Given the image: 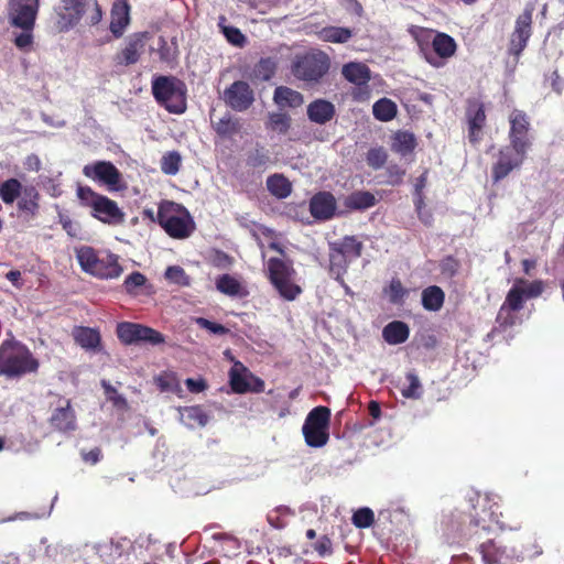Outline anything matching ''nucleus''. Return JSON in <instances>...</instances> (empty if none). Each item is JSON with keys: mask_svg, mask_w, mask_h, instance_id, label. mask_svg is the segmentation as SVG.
Returning <instances> with one entry per match:
<instances>
[{"mask_svg": "<svg viewBox=\"0 0 564 564\" xmlns=\"http://www.w3.org/2000/svg\"><path fill=\"white\" fill-rule=\"evenodd\" d=\"M54 26L58 33H66L85 18L88 25H97L102 19L98 0H61L54 8Z\"/></svg>", "mask_w": 564, "mask_h": 564, "instance_id": "f257e3e1", "label": "nucleus"}, {"mask_svg": "<svg viewBox=\"0 0 564 564\" xmlns=\"http://www.w3.org/2000/svg\"><path fill=\"white\" fill-rule=\"evenodd\" d=\"M39 367V360L25 345L14 340H4L0 345V373L19 378L36 372Z\"/></svg>", "mask_w": 564, "mask_h": 564, "instance_id": "f03ea898", "label": "nucleus"}, {"mask_svg": "<svg viewBox=\"0 0 564 564\" xmlns=\"http://www.w3.org/2000/svg\"><path fill=\"white\" fill-rule=\"evenodd\" d=\"M76 257L82 270L98 279H117L123 272L119 256L108 250H96L93 247L83 246L77 249Z\"/></svg>", "mask_w": 564, "mask_h": 564, "instance_id": "7ed1b4c3", "label": "nucleus"}, {"mask_svg": "<svg viewBox=\"0 0 564 564\" xmlns=\"http://www.w3.org/2000/svg\"><path fill=\"white\" fill-rule=\"evenodd\" d=\"M83 207L90 209V216L108 226H120L124 223L126 214L117 202L95 192L87 185H79L76 191Z\"/></svg>", "mask_w": 564, "mask_h": 564, "instance_id": "20e7f679", "label": "nucleus"}, {"mask_svg": "<svg viewBox=\"0 0 564 564\" xmlns=\"http://www.w3.org/2000/svg\"><path fill=\"white\" fill-rule=\"evenodd\" d=\"M156 221L174 239L188 238L195 229V223L188 210L183 205L171 200L160 203Z\"/></svg>", "mask_w": 564, "mask_h": 564, "instance_id": "39448f33", "label": "nucleus"}, {"mask_svg": "<svg viewBox=\"0 0 564 564\" xmlns=\"http://www.w3.org/2000/svg\"><path fill=\"white\" fill-rule=\"evenodd\" d=\"M152 94L156 102L170 113L186 111V85L174 76H158L152 80Z\"/></svg>", "mask_w": 564, "mask_h": 564, "instance_id": "423d86ee", "label": "nucleus"}, {"mask_svg": "<svg viewBox=\"0 0 564 564\" xmlns=\"http://www.w3.org/2000/svg\"><path fill=\"white\" fill-rule=\"evenodd\" d=\"M267 274L270 283L284 300L294 301L302 293L301 286L294 282L296 271L292 260L270 258L267 262Z\"/></svg>", "mask_w": 564, "mask_h": 564, "instance_id": "0eeeda50", "label": "nucleus"}, {"mask_svg": "<svg viewBox=\"0 0 564 564\" xmlns=\"http://www.w3.org/2000/svg\"><path fill=\"white\" fill-rule=\"evenodd\" d=\"M330 66L329 57L322 51H311L296 55L291 72L300 80L315 84L327 74Z\"/></svg>", "mask_w": 564, "mask_h": 564, "instance_id": "6e6552de", "label": "nucleus"}, {"mask_svg": "<svg viewBox=\"0 0 564 564\" xmlns=\"http://www.w3.org/2000/svg\"><path fill=\"white\" fill-rule=\"evenodd\" d=\"M330 410L318 405L307 414L302 427L304 440L310 447H323L329 440Z\"/></svg>", "mask_w": 564, "mask_h": 564, "instance_id": "1a4fd4ad", "label": "nucleus"}, {"mask_svg": "<svg viewBox=\"0 0 564 564\" xmlns=\"http://www.w3.org/2000/svg\"><path fill=\"white\" fill-rule=\"evenodd\" d=\"M116 334L124 345L144 343L156 346L165 343V337L162 333L138 323L121 322L117 325Z\"/></svg>", "mask_w": 564, "mask_h": 564, "instance_id": "9d476101", "label": "nucleus"}, {"mask_svg": "<svg viewBox=\"0 0 564 564\" xmlns=\"http://www.w3.org/2000/svg\"><path fill=\"white\" fill-rule=\"evenodd\" d=\"M533 12L534 6L531 3L527 4L523 12L516 19L514 29L509 36L508 54L516 59L525 50L532 35Z\"/></svg>", "mask_w": 564, "mask_h": 564, "instance_id": "9b49d317", "label": "nucleus"}, {"mask_svg": "<svg viewBox=\"0 0 564 564\" xmlns=\"http://www.w3.org/2000/svg\"><path fill=\"white\" fill-rule=\"evenodd\" d=\"M498 505L492 502L488 496L478 499V506L474 507L475 513L471 516L469 530L470 538H481L482 532H489L492 524H499Z\"/></svg>", "mask_w": 564, "mask_h": 564, "instance_id": "f8f14e48", "label": "nucleus"}, {"mask_svg": "<svg viewBox=\"0 0 564 564\" xmlns=\"http://www.w3.org/2000/svg\"><path fill=\"white\" fill-rule=\"evenodd\" d=\"M544 291V283L541 280L529 282L524 279H517L508 291L505 302L506 307L519 312L523 308L527 299L540 296Z\"/></svg>", "mask_w": 564, "mask_h": 564, "instance_id": "ddd939ff", "label": "nucleus"}, {"mask_svg": "<svg viewBox=\"0 0 564 564\" xmlns=\"http://www.w3.org/2000/svg\"><path fill=\"white\" fill-rule=\"evenodd\" d=\"M229 384L235 393H261L264 391V381L253 375L241 361H235L229 370Z\"/></svg>", "mask_w": 564, "mask_h": 564, "instance_id": "4468645a", "label": "nucleus"}, {"mask_svg": "<svg viewBox=\"0 0 564 564\" xmlns=\"http://www.w3.org/2000/svg\"><path fill=\"white\" fill-rule=\"evenodd\" d=\"M509 141L510 145L519 152H528L531 147L529 138L530 119L523 110L514 109L509 116Z\"/></svg>", "mask_w": 564, "mask_h": 564, "instance_id": "2eb2a0df", "label": "nucleus"}, {"mask_svg": "<svg viewBox=\"0 0 564 564\" xmlns=\"http://www.w3.org/2000/svg\"><path fill=\"white\" fill-rule=\"evenodd\" d=\"M527 158V152H519L512 145L499 150L497 162L491 167L495 183L507 177L514 169H519Z\"/></svg>", "mask_w": 564, "mask_h": 564, "instance_id": "dca6fc26", "label": "nucleus"}, {"mask_svg": "<svg viewBox=\"0 0 564 564\" xmlns=\"http://www.w3.org/2000/svg\"><path fill=\"white\" fill-rule=\"evenodd\" d=\"M224 100L235 111H246L254 101V91L247 82L236 80L224 91Z\"/></svg>", "mask_w": 564, "mask_h": 564, "instance_id": "f3484780", "label": "nucleus"}, {"mask_svg": "<svg viewBox=\"0 0 564 564\" xmlns=\"http://www.w3.org/2000/svg\"><path fill=\"white\" fill-rule=\"evenodd\" d=\"M83 174L94 181H99L106 184L111 189H120L121 182L120 171L109 161H97L87 164L83 169Z\"/></svg>", "mask_w": 564, "mask_h": 564, "instance_id": "a211bd4d", "label": "nucleus"}, {"mask_svg": "<svg viewBox=\"0 0 564 564\" xmlns=\"http://www.w3.org/2000/svg\"><path fill=\"white\" fill-rule=\"evenodd\" d=\"M466 120L468 126V140L477 145L482 139V129L486 126L485 105L478 99H469L466 107Z\"/></svg>", "mask_w": 564, "mask_h": 564, "instance_id": "6ab92c4d", "label": "nucleus"}, {"mask_svg": "<svg viewBox=\"0 0 564 564\" xmlns=\"http://www.w3.org/2000/svg\"><path fill=\"white\" fill-rule=\"evenodd\" d=\"M48 422L53 430L59 433L74 432L77 429V417L72 401L63 400V403L53 410Z\"/></svg>", "mask_w": 564, "mask_h": 564, "instance_id": "aec40b11", "label": "nucleus"}, {"mask_svg": "<svg viewBox=\"0 0 564 564\" xmlns=\"http://www.w3.org/2000/svg\"><path fill=\"white\" fill-rule=\"evenodd\" d=\"M41 0H8L7 18L17 23H26V20H36Z\"/></svg>", "mask_w": 564, "mask_h": 564, "instance_id": "412c9836", "label": "nucleus"}, {"mask_svg": "<svg viewBox=\"0 0 564 564\" xmlns=\"http://www.w3.org/2000/svg\"><path fill=\"white\" fill-rule=\"evenodd\" d=\"M147 32L134 33L129 36L126 46L117 53L115 61L118 65L129 66L135 64L144 52Z\"/></svg>", "mask_w": 564, "mask_h": 564, "instance_id": "4be33fe9", "label": "nucleus"}, {"mask_svg": "<svg viewBox=\"0 0 564 564\" xmlns=\"http://www.w3.org/2000/svg\"><path fill=\"white\" fill-rule=\"evenodd\" d=\"M337 203L330 192H318L310 199V213L317 220H329L335 216Z\"/></svg>", "mask_w": 564, "mask_h": 564, "instance_id": "5701e85b", "label": "nucleus"}, {"mask_svg": "<svg viewBox=\"0 0 564 564\" xmlns=\"http://www.w3.org/2000/svg\"><path fill=\"white\" fill-rule=\"evenodd\" d=\"M110 32L115 37H121L130 22V4L127 0H117L111 8Z\"/></svg>", "mask_w": 564, "mask_h": 564, "instance_id": "b1692460", "label": "nucleus"}, {"mask_svg": "<svg viewBox=\"0 0 564 564\" xmlns=\"http://www.w3.org/2000/svg\"><path fill=\"white\" fill-rule=\"evenodd\" d=\"M484 564H506L510 556L506 547L499 545L495 539H487L478 546Z\"/></svg>", "mask_w": 564, "mask_h": 564, "instance_id": "393cba45", "label": "nucleus"}, {"mask_svg": "<svg viewBox=\"0 0 564 564\" xmlns=\"http://www.w3.org/2000/svg\"><path fill=\"white\" fill-rule=\"evenodd\" d=\"M336 113L335 106L325 99H316L307 106V117L312 122L325 124Z\"/></svg>", "mask_w": 564, "mask_h": 564, "instance_id": "a878e982", "label": "nucleus"}, {"mask_svg": "<svg viewBox=\"0 0 564 564\" xmlns=\"http://www.w3.org/2000/svg\"><path fill=\"white\" fill-rule=\"evenodd\" d=\"M341 74L345 79L357 86L367 85L371 79L370 68L362 63L350 62L345 64Z\"/></svg>", "mask_w": 564, "mask_h": 564, "instance_id": "bb28decb", "label": "nucleus"}, {"mask_svg": "<svg viewBox=\"0 0 564 564\" xmlns=\"http://www.w3.org/2000/svg\"><path fill=\"white\" fill-rule=\"evenodd\" d=\"M12 28L20 29L22 32L18 34L13 43L21 51H29L34 42L33 31L36 24V20H26V23H17L14 20H8Z\"/></svg>", "mask_w": 564, "mask_h": 564, "instance_id": "cd10ccee", "label": "nucleus"}, {"mask_svg": "<svg viewBox=\"0 0 564 564\" xmlns=\"http://www.w3.org/2000/svg\"><path fill=\"white\" fill-rule=\"evenodd\" d=\"M382 336L390 345L403 344L410 336V328L404 322L393 321L383 327Z\"/></svg>", "mask_w": 564, "mask_h": 564, "instance_id": "c85d7f7f", "label": "nucleus"}, {"mask_svg": "<svg viewBox=\"0 0 564 564\" xmlns=\"http://www.w3.org/2000/svg\"><path fill=\"white\" fill-rule=\"evenodd\" d=\"M209 416L202 405L184 406L181 409V421L189 429L204 427Z\"/></svg>", "mask_w": 564, "mask_h": 564, "instance_id": "c756f323", "label": "nucleus"}, {"mask_svg": "<svg viewBox=\"0 0 564 564\" xmlns=\"http://www.w3.org/2000/svg\"><path fill=\"white\" fill-rule=\"evenodd\" d=\"M274 102L281 108H297L303 105V95L290 87L279 86L274 90Z\"/></svg>", "mask_w": 564, "mask_h": 564, "instance_id": "7c9ffc66", "label": "nucleus"}, {"mask_svg": "<svg viewBox=\"0 0 564 564\" xmlns=\"http://www.w3.org/2000/svg\"><path fill=\"white\" fill-rule=\"evenodd\" d=\"M216 288L220 293L232 297H245L248 295L246 288L235 276L228 273L217 278Z\"/></svg>", "mask_w": 564, "mask_h": 564, "instance_id": "2f4dec72", "label": "nucleus"}, {"mask_svg": "<svg viewBox=\"0 0 564 564\" xmlns=\"http://www.w3.org/2000/svg\"><path fill=\"white\" fill-rule=\"evenodd\" d=\"M432 47L438 58L447 59L455 55L457 44L451 35L437 32L432 41Z\"/></svg>", "mask_w": 564, "mask_h": 564, "instance_id": "473e14b6", "label": "nucleus"}, {"mask_svg": "<svg viewBox=\"0 0 564 564\" xmlns=\"http://www.w3.org/2000/svg\"><path fill=\"white\" fill-rule=\"evenodd\" d=\"M422 306L430 312L440 311L445 302V292L437 285H430L422 291Z\"/></svg>", "mask_w": 564, "mask_h": 564, "instance_id": "72a5a7b5", "label": "nucleus"}, {"mask_svg": "<svg viewBox=\"0 0 564 564\" xmlns=\"http://www.w3.org/2000/svg\"><path fill=\"white\" fill-rule=\"evenodd\" d=\"M329 245L350 261L358 259L364 248L362 242L355 236H345L343 239L330 242Z\"/></svg>", "mask_w": 564, "mask_h": 564, "instance_id": "f704fd0d", "label": "nucleus"}, {"mask_svg": "<svg viewBox=\"0 0 564 564\" xmlns=\"http://www.w3.org/2000/svg\"><path fill=\"white\" fill-rule=\"evenodd\" d=\"M416 138L410 131L398 130L392 137L391 149L403 156L412 153L416 148Z\"/></svg>", "mask_w": 564, "mask_h": 564, "instance_id": "c9c22d12", "label": "nucleus"}, {"mask_svg": "<svg viewBox=\"0 0 564 564\" xmlns=\"http://www.w3.org/2000/svg\"><path fill=\"white\" fill-rule=\"evenodd\" d=\"M265 184L270 194L279 199H284L292 193V183L283 174L270 175Z\"/></svg>", "mask_w": 564, "mask_h": 564, "instance_id": "e433bc0d", "label": "nucleus"}, {"mask_svg": "<svg viewBox=\"0 0 564 564\" xmlns=\"http://www.w3.org/2000/svg\"><path fill=\"white\" fill-rule=\"evenodd\" d=\"M39 200L40 194L36 188L33 186L28 187L24 189L20 200L18 202V208L28 216L34 217L40 208Z\"/></svg>", "mask_w": 564, "mask_h": 564, "instance_id": "4c0bfd02", "label": "nucleus"}, {"mask_svg": "<svg viewBox=\"0 0 564 564\" xmlns=\"http://www.w3.org/2000/svg\"><path fill=\"white\" fill-rule=\"evenodd\" d=\"M350 262L349 259L329 245V272L340 283L344 282L343 276L347 272Z\"/></svg>", "mask_w": 564, "mask_h": 564, "instance_id": "58836bf2", "label": "nucleus"}, {"mask_svg": "<svg viewBox=\"0 0 564 564\" xmlns=\"http://www.w3.org/2000/svg\"><path fill=\"white\" fill-rule=\"evenodd\" d=\"M74 339L85 349H96L101 341L99 332L90 327H78L74 332Z\"/></svg>", "mask_w": 564, "mask_h": 564, "instance_id": "ea45409f", "label": "nucleus"}, {"mask_svg": "<svg viewBox=\"0 0 564 564\" xmlns=\"http://www.w3.org/2000/svg\"><path fill=\"white\" fill-rule=\"evenodd\" d=\"M317 34L324 42L343 44L351 39L352 31L348 28L330 25L323 28Z\"/></svg>", "mask_w": 564, "mask_h": 564, "instance_id": "a19ab883", "label": "nucleus"}, {"mask_svg": "<svg viewBox=\"0 0 564 564\" xmlns=\"http://www.w3.org/2000/svg\"><path fill=\"white\" fill-rule=\"evenodd\" d=\"M376 197L367 191H357L347 196L345 206L349 209L364 210L376 205Z\"/></svg>", "mask_w": 564, "mask_h": 564, "instance_id": "79ce46f5", "label": "nucleus"}, {"mask_svg": "<svg viewBox=\"0 0 564 564\" xmlns=\"http://www.w3.org/2000/svg\"><path fill=\"white\" fill-rule=\"evenodd\" d=\"M516 311H511V308L506 307L503 304L500 306L499 312L496 317V323L498 327H494L488 334L487 338L492 340L497 336V334L506 330L509 327H512L516 324Z\"/></svg>", "mask_w": 564, "mask_h": 564, "instance_id": "37998d69", "label": "nucleus"}, {"mask_svg": "<svg viewBox=\"0 0 564 564\" xmlns=\"http://www.w3.org/2000/svg\"><path fill=\"white\" fill-rule=\"evenodd\" d=\"M398 112V107L394 101L389 98H380L372 106L373 117L382 122L391 121Z\"/></svg>", "mask_w": 564, "mask_h": 564, "instance_id": "c03bdc74", "label": "nucleus"}, {"mask_svg": "<svg viewBox=\"0 0 564 564\" xmlns=\"http://www.w3.org/2000/svg\"><path fill=\"white\" fill-rule=\"evenodd\" d=\"M278 68V63L273 57L261 58L253 68V76L257 79L267 82L270 80Z\"/></svg>", "mask_w": 564, "mask_h": 564, "instance_id": "a18cd8bd", "label": "nucleus"}, {"mask_svg": "<svg viewBox=\"0 0 564 564\" xmlns=\"http://www.w3.org/2000/svg\"><path fill=\"white\" fill-rule=\"evenodd\" d=\"M22 185L17 178H9L0 185V198L4 204H12L21 195Z\"/></svg>", "mask_w": 564, "mask_h": 564, "instance_id": "49530a36", "label": "nucleus"}, {"mask_svg": "<svg viewBox=\"0 0 564 564\" xmlns=\"http://www.w3.org/2000/svg\"><path fill=\"white\" fill-rule=\"evenodd\" d=\"M182 164V158L177 151L165 153L161 159V171L166 175L178 173Z\"/></svg>", "mask_w": 564, "mask_h": 564, "instance_id": "de8ad7c7", "label": "nucleus"}, {"mask_svg": "<svg viewBox=\"0 0 564 564\" xmlns=\"http://www.w3.org/2000/svg\"><path fill=\"white\" fill-rule=\"evenodd\" d=\"M291 127V117L288 113L273 112L269 116L268 128L285 134Z\"/></svg>", "mask_w": 564, "mask_h": 564, "instance_id": "09e8293b", "label": "nucleus"}, {"mask_svg": "<svg viewBox=\"0 0 564 564\" xmlns=\"http://www.w3.org/2000/svg\"><path fill=\"white\" fill-rule=\"evenodd\" d=\"M405 379L409 386L401 390V394L406 399H419L422 394V384L419 377L414 371H409Z\"/></svg>", "mask_w": 564, "mask_h": 564, "instance_id": "8fccbe9b", "label": "nucleus"}, {"mask_svg": "<svg viewBox=\"0 0 564 564\" xmlns=\"http://www.w3.org/2000/svg\"><path fill=\"white\" fill-rule=\"evenodd\" d=\"M216 133L221 138H229L239 130V124L230 116H226L214 124Z\"/></svg>", "mask_w": 564, "mask_h": 564, "instance_id": "3c124183", "label": "nucleus"}, {"mask_svg": "<svg viewBox=\"0 0 564 564\" xmlns=\"http://www.w3.org/2000/svg\"><path fill=\"white\" fill-rule=\"evenodd\" d=\"M270 162V155L264 148H256L248 153L246 163L249 167L261 169L265 167Z\"/></svg>", "mask_w": 564, "mask_h": 564, "instance_id": "603ef678", "label": "nucleus"}, {"mask_svg": "<svg viewBox=\"0 0 564 564\" xmlns=\"http://www.w3.org/2000/svg\"><path fill=\"white\" fill-rule=\"evenodd\" d=\"M388 160V152L382 147L371 148L366 154L367 164L373 169L379 170L383 167Z\"/></svg>", "mask_w": 564, "mask_h": 564, "instance_id": "864d4df0", "label": "nucleus"}, {"mask_svg": "<svg viewBox=\"0 0 564 564\" xmlns=\"http://www.w3.org/2000/svg\"><path fill=\"white\" fill-rule=\"evenodd\" d=\"M351 522L358 529L369 528L375 523V513L370 508H360L354 512Z\"/></svg>", "mask_w": 564, "mask_h": 564, "instance_id": "5fc2aeb1", "label": "nucleus"}, {"mask_svg": "<svg viewBox=\"0 0 564 564\" xmlns=\"http://www.w3.org/2000/svg\"><path fill=\"white\" fill-rule=\"evenodd\" d=\"M384 293L388 295L390 303L400 304L408 291L399 279H392L388 288L384 289Z\"/></svg>", "mask_w": 564, "mask_h": 564, "instance_id": "6e6d98bb", "label": "nucleus"}, {"mask_svg": "<svg viewBox=\"0 0 564 564\" xmlns=\"http://www.w3.org/2000/svg\"><path fill=\"white\" fill-rule=\"evenodd\" d=\"M101 386L105 390V394L109 401L118 409H126L128 402L123 395L118 393L117 389L113 388L109 382L102 380Z\"/></svg>", "mask_w": 564, "mask_h": 564, "instance_id": "4d7b16f0", "label": "nucleus"}, {"mask_svg": "<svg viewBox=\"0 0 564 564\" xmlns=\"http://www.w3.org/2000/svg\"><path fill=\"white\" fill-rule=\"evenodd\" d=\"M145 282L147 279L144 274L139 271H134L124 279L123 288L126 289L127 293L134 294L137 289L143 286Z\"/></svg>", "mask_w": 564, "mask_h": 564, "instance_id": "13d9d810", "label": "nucleus"}, {"mask_svg": "<svg viewBox=\"0 0 564 564\" xmlns=\"http://www.w3.org/2000/svg\"><path fill=\"white\" fill-rule=\"evenodd\" d=\"M165 279L169 281L180 284V285H188V276L186 275L184 269L178 265L167 267L164 273Z\"/></svg>", "mask_w": 564, "mask_h": 564, "instance_id": "bf43d9fd", "label": "nucleus"}, {"mask_svg": "<svg viewBox=\"0 0 564 564\" xmlns=\"http://www.w3.org/2000/svg\"><path fill=\"white\" fill-rule=\"evenodd\" d=\"M459 268V261L453 256L445 257L440 263L441 273L446 278H454Z\"/></svg>", "mask_w": 564, "mask_h": 564, "instance_id": "052dcab7", "label": "nucleus"}, {"mask_svg": "<svg viewBox=\"0 0 564 564\" xmlns=\"http://www.w3.org/2000/svg\"><path fill=\"white\" fill-rule=\"evenodd\" d=\"M223 33L227 41L234 45L242 46L246 42V36L241 33L238 28L235 26H223Z\"/></svg>", "mask_w": 564, "mask_h": 564, "instance_id": "680f3d73", "label": "nucleus"}, {"mask_svg": "<svg viewBox=\"0 0 564 564\" xmlns=\"http://www.w3.org/2000/svg\"><path fill=\"white\" fill-rule=\"evenodd\" d=\"M59 224L63 229L67 232V235L72 238L78 237L80 231V226L78 223L74 221L69 216L64 214H58Z\"/></svg>", "mask_w": 564, "mask_h": 564, "instance_id": "e2e57ef3", "label": "nucleus"}, {"mask_svg": "<svg viewBox=\"0 0 564 564\" xmlns=\"http://www.w3.org/2000/svg\"><path fill=\"white\" fill-rule=\"evenodd\" d=\"M196 323L204 329L216 335H226L229 329L219 323L212 322L207 318L199 317Z\"/></svg>", "mask_w": 564, "mask_h": 564, "instance_id": "0e129e2a", "label": "nucleus"}, {"mask_svg": "<svg viewBox=\"0 0 564 564\" xmlns=\"http://www.w3.org/2000/svg\"><path fill=\"white\" fill-rule=\"evenodd\" d=\"M158 53L162 62L170 63L174 59V55L171 52V47L169 46L167 41L163 36L159 37Z\"/></svg>", "mask_w": 564, "mask_h": 564, "instance_id": "69168bd1", "label": "nucleus"}, {"mask_svg": "<svg viewBox=\"0 0 564 564\" xmlns=\"http://www.w3.org/2000/svg\"><path fill=\"white\" fill-rule=\"evenodd\" d=\"M185 384L192 393H199L207 389V383L204 379L188 378L185 380Z\"/></svg>", "mask_w": 564, "mask_h": 564, "instance_id": "338daca9", "label": "nucleus"}, {"mask_svg": "<svg viewBox=\"0 0 564 564\" xmlns=\"http://www.w3.org/2000/svg\"><path fill=\"white\" fill-rule=\"evenodd\" d=\"M315 551L321 555L324 556L326 554L332 553V541L328 536L324 535L322 536L318 542L315 544Z\"/></svg>", "mask_w": 564, "mask_h": 564, "instance_id": "774afa93", "label": "nucleus"}]
</instances>
